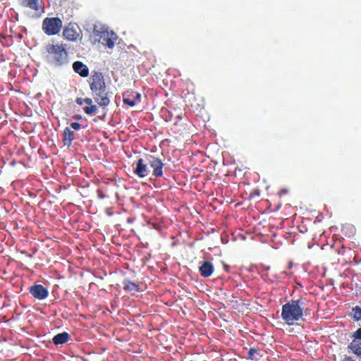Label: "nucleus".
Instances as JSON below:
<instances>
[{"mask_svg":"<svg viewBox=\"0 0 361 361\" xmlns=\"http://www.w3.org/2000/svg\"><path fill=\"white\" fill-rule=\"evenodd\" d=\"M92 94L94 101L100 106L105 107L109 104L110 99L109 98V92L106 90V87L92 91Z\"/></svg>","mask_w":361,"mask_h":361,"instance_id":"obj_7","label":"nucleus"},{"mask_svg":"<svg viewBox=\"0 0 361 361\" xmlns=\"http://www.w3.org/2000/svg\"><path fill=\"white\" fill-rule=\"evenodd\" d=\"M292 266H293L292 262H290V263H289V265H288V269H291V268H292Z\"/></svg>","mask_w":361,"mask_h":361,"instance_id":"obj_30","label":"nucleus"},{"mask_svg":"<svg viewBox=\"0 0 361 361\" xmlns=\"http://www.w3.org/2000/svg\"><path fill=\"white\" fill-rule=\"evenodd\" d=\"M147 161L143 159H139L136 161V167L133 169V173L139 178H144L150 173V169L148 166Z\"/></svg>","mask_w":361,"mask_h":361,"instance_id":"obj_10","label":"nucleus"},{"mask_svg":"<svg viewBox=\"0 0 361 361\" xmlns=\"http://www.w3.org/2000/svg\"><path fill=\"white\" fill-rule=\"evenodd\" d=\"M90 88L91 91L106 88L104 75L100 72H94L90 78Z\"/></svg>","mask_w":361,"mask_h":361,"instance_id":"obj_8","label":"nucleus"},{"mask_svg":"<svg viewBox=\"0 0 361 361\" xmlns=\"http://www.w3.org/2000/svg\"><path fill=\"white\" fill-rule=\"evenodd\" d=\"M29 293L33 298L39 300H42L47 298L49 295L47 288L41 284H35L29 287Z\"/></svg>","mask_w":361,"mask_h":361,"instance_id":"obj_9","label":"nucleus"},{"mask_svg":"<svg viewBox=\"0 0 361 361\" xmlns=\"http://www.w3.org/2000/svg\"><path fill=\"white\" fill-rule=\"evenodd\" d=\"M93 32L94 36L99 37V42L105 44L109 49L114 48L118 38L115 32L113 31H109L104 27H102L99 30L94 28Z\"/></svg>","mask_w":361,"mask_h":361,"instance_id":"obj_3","label":"nucleus"},{"mask_svg":"<svg viewBox=\"0 0 361 361\" xmlns=\"http://www.w3.org/2000/svg\"><path fill=\"white\" fill-rule=\"evenodd\" d=\"M304 302L301 299L291 300L281 308V317L288 326L294 325L303 316Z\"/></svg>","mask_w":361,"mask_h":361,"instance_id":"obj_2","label":"nucleus"},{"mask_svg":"<svg viewBox=\"0 0 361 361\" xmlns=\"http://www.w3.org/2000/svg\"><path fill=\"white\" fill-rule=\"evenodd\" d=\"M63 142L64 145L70 147L75 138L74 133L70 128H66L63 132Z\"/></svg>","mask_w":361,"mask_h":361,"instance_id":"obj_15","label":"nucleus"},{"mask_svg":"<svg viewBox=\"0 0 361 361\" xmlns=\"http://www.w3.org/2000/svg\"><path fill=\"white\" fill-rule=\"evenodd\" d=\"M22 6L28 7L32 10L38 11V0H19Z\"/></svg>","mask_w":361,"mask_h":361,"instance_id":"obj_17","label":"nucleus"},{"mask_svg":"<svg viewBox=\"0 0 361 361\" xmlns=\"http://www.w3.org/2000/svg\"><path fill=\"white\" fill-rule=\"evenodd\" d=\"M75 102H76L78 105H82V104L84 103V99H82L81 97H78V98H76V99H75Z\"/></svg>","mask_w":361,"mask_h":361,"instance_id":"obj_27","label":"nucleus"},{"mask_svg":"<svg viewBox=\"0 0 361 361\" xmlns=\"http://www.w3.org/2000/svg\"><path fill=\"white\" fill-rule=\"evenodd\" d=\"M97 196L99 199H104L106 197L101 190H97Z\"/></svg>","mask_w":361,"mask_h":361,"instance_id":"obj_24","label":"nucleus"},{"mask_svg":"<svg viewBox=\"0 0 361 361\" xmlns=\"http://www.w3.org/2000/svg\"><path fill=\"white\" fill-rule=\"evenodd\" d=\"M351 338L348 345V351L361 359V327L353 333Z\"/></svg>","mask_w":361,"mask_h":361,"instance_id":"obj_5","label":"nucleus"},{"mask_svg":"<svg viewBox=\"0 0 361 361\" xmlns=\"http://www.w3.org/2000/svg\"><path fill=\"white\" fill-rule=\"evenodd\" d=\"M62 20L57 18H45L42 21V30L49 36L59 33L62 27Z\"/></svg>","mask_w":361,"mask_h":361,"instance_id":"obj_4","label":"nucleus"},{"mask_svg":"<svg viewBox=\"0 0 361 361\" xmlns=\"http://www.w3.org/2000/svg\"><path fill=\"white\" fill-rule=\"evenodd\" d=\"M214 271V267L213 264L208 260H205L202 262V264L199 267V271L200 275L203 277H209L212 276Z\"/></svg>","mask_w":361,"mask_h":361,"instance_id":"obj_11","label":"nucleus"},{"mask_svg":"<svg viewBox=\"0 0 361 361\" xmlns=\"http://www.w3.org/2000/svg\"><path fill=\"white\" fill-rule=\"evenodd\" d=\"M353 318L356 321L361 320V307L355 306L353 308Z\"/></svg>","mask_w":361,"mask_h":361,"instance_id":"obj_20","label":"nucleus"},{"mask_svg":"<svg viewBox=\"0 0 361 361\" xmlns=\"http://www.w3.org/2000/svg\"><path fill=\"white\" fill-rule=\"evenodd\" d=\"M85 113L87 115L95 114L97 112L98 108L97 105L92 104L90 106H87L83 108Z\"/></svg>","mask_w":361,"mask_h":361,"instance_id":"obj_19","label":"nucleus"},{"mask_svg":"<svg viewBox=\"0 0 361 361\" xmlns=\"http://www.w3.org/2000/svg\"><path fill=\"white\" fill-rule=\"evenodd\" d=\"M288 192V190L283 188V189H281V190H279V195L280 197H281L283 195H286Z\"/></svg>","mask_w":361,"mask_h":361,"instance_id":"obj_26","label":"nucleus"},{"mask_svg":"<svg viewBox=\"0 0 361 361\" xmlns=\"http://www.w3.org/2000/svg\"><path fill=\"white\" fill-rule=\"evenodd\" d=\"M147 164L152 169V175L156 178H161L163 176L164 163L162 161L152 155L146 157Z\"/></svg>","mask_w":361,"mask_h":361,"instance_id":"obj_6","label":"nucleus"},{"mask_svg":"<svg viewBox=\"0 0 361 361\" xmlns=\"http://www.w3.org/2000/svg\"><path fill=\"white\" fill-rule=\"evenodd\" d=\"M67 45L54 42L45 47L44 56L46 61L54 66H61L68 62Z\"/></svg>","mask_w":361,"mask_h":361,"instance_id":"obj_1","label":"nucleus"},{"mask_svg":"<svg viewBox=\"0 0 361 361\" xmlns=\"http://www.w3.org/2000/svg\"><path fill=\"white\" fill-rule=\"evenodd\" d=\"M255 353H258V350L256 348H250L248 351V359L254 360Z\"/></svg>","mask_w":361,"mask_h":361,"instance_id":"obj_22","label":"nucleus"},{"mask_svg":"<svg viewBox=\"0 0 361 361\" xmlns=\"http://www.w3.org/2000/svg\"><path fill=\"white\" fill-rule=\"evenodd\" d=\"M73 69L82 78H86L89 75V68L81 61H75L73 64Z\"/></svg>","mask_w":361,"mask_h":361,"instance_id":"obj_12","label":"nucleus"},{"mask_svg":"<svg viewBox=\"0 0 361 361\" xmlns=\"http://www.w3.org/2000/svg\"><path fill=\"white\" fill-rule=\"evenodd\" d=\"M70 340V335L67 332H63L54 336L52 341L55 345L63 344Z\"/></svg>","mask_w":361,"mask_h":361,"instance_id":"obj_16","label":"nucleus"},{"mask_svg":"<svg viewBox=\"0 0 361 361\" xmlns=\"http://www.w3.org/2000/svg\"><path fill=\"white\" fill-rule=\"evenodd\" d=\"M131 97L135 98V104L141 101V94L139 92L132 91Z\"/></svg>","mask_w":361,"mask_h":361,"instance_id":"obj_21","label":"nucleus"},{"mask_svg":"<svg viewBox=\"0 0 361 361\" xmlns=\"http://www.w3.org/2000/svg\"><path fill=\"white\" fill-rule=\"evenodd\" d=\"M63 35L69 41H75L79 35L73 26L68 25L63 29Z\"/></svg>","mask_w":361,"mask_h":361,"instance_id":"obj_14","label":"nucleus"},{"mask_svg":"<svg viewBox=\"0 0 361 361\" xmlns=\"http://www.w3.org/2000/svg\"><path fill=\"white\" fill-rule=\"evenodd\" d=\"M73 118H74L75 119L79 120V119H80V118H81V116H80V115H78V114H76V115H75V116H73Z\"/></svg>","mask_w":361,"mask_h":361,"instance_id":"obj_29","label":"nucleus"},{"mask_svg":"<svg viewBox=\"0 0 361 361\" xmlns=\"http://www.w3.org/2000/svg\"><path fill=\"white\" fill-rule=\"evenodd\" d=\"M71 127L75 130H78L80 129L81 125L79 123L73 122L71 123Z\"/></svg>","mask_w":361,"mask_h":361,"instance_id":"obj_23","label":"nucleus"},{"mask_svg":"<svg viewBox=\"0 0 361 361\" xmlns=\"http://www.w3.org/2000/svg\"><path fill=\"white\" fill-rule=\"evenodd\" d=\"M84 103L87 104L89 106L93 104L92 99L91 98H89V97H87V98L84 99Z\"/></svg>","mask_w":361,"mask_h":361,"instance_id":"obj_25","label":"nucleus"},{"mask_svg":"<svg viewBox=\"0 0 361 361\" xmlns=\"http://www.w3.org/2000/svg\"><path fill=\"white\" fill-rule=\"evenodd\" d=\"M342 361H355L350 356L345 355Z\"/></svg>","mask_w":361,"mask_h":361,"instance_id":"obj_28","label":"nucleus"},{"mask_svg":"<svg viewBox=\"0 0 361 361\" xmlns=\"http://www.w3.org/2000/svg\"><path fill=\"white\" fill-rule=\"evenodd\" d=\"M123 102L130 106L135 105V98L131 97V92H127L123 94Z\"/></svg>","mask_w":361,"mask_h":361,"instance_id":"obj_18","label":"nucleus"},{"mask_svg":"<svg viewBox=\"0 0 361 361\" xmlns=\"http://www.w3.org/2000/svg\"><path fill=\"white\" fill-rule=\"evenodd\" d=\"M123 284L124 290L129 292L133 295L141 290L139 287V284L130 281L128 279H125L123 280Z\"/></svg>","mask_w":361,"mask_h":361,"instance_id":"obj_13","label":"nucleus"}]
</instances>
